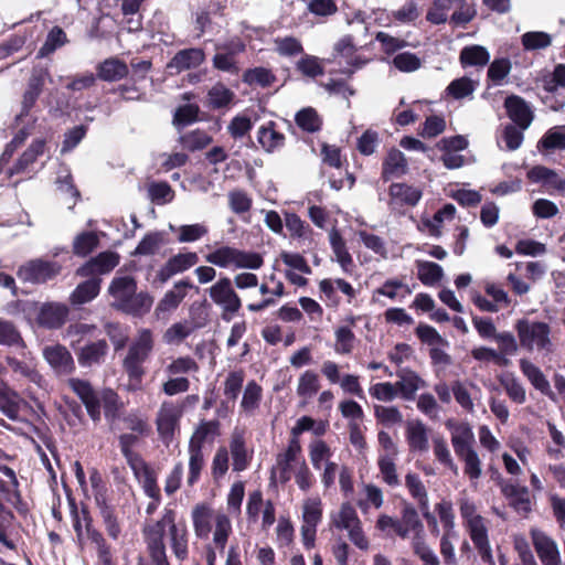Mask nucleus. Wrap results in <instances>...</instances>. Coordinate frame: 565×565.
<instances>
[{
  "label": "nucleus",
  "instance_id": "f03ea898",
  "mask_svg": "<svg viewBox=\"0 0 565 565\" xmlns=\"http://www.w3.org/2000/svg\"><path fill=\"white\" fill-rule=\"evenodd\" d=\"M68 386L84 404L89 418L94 423L100 422L102 407L104 409V416L109 424L120 418L124 403L118 393L113 388H104L98 393L87 380L76 377L68 380Z\"/></svg>",
  "mask_w": 565,
  "mask_h": 565
},
{
  "label": "nucleus",
  "instance_id": "052dcab7",
  "mask_svg": "<svg viewBox=\"0 0 565 565\" xmlns=\"http://www.w3.org/2000/svg\"><path fill=\"white\" fill-rule=\"evenodd\" d=\"M245 372L243 370L231 371L224 381V396L235 402L243 388Z\"/></svg>",
  "mask_w": 565,
  "mask_h": 565
},
{
  "label": "nucleus",
  "instance_id": "603ef678",
  "mask_svg": "<svg viewBox=\"0 0 565 565\" xmlns=\"http://www.w3.org/2000/svg\"><path fill=\"white\" fill-rule=\"evenodd\" d=\"M406 438L412 450L426 451L428 449L427 431L423 423L418 422L415 425H409Z\"/></svg>",
  "mask_w": 565,
  "mask_h": 565
},
{
  "label": "nucleus",
  "instance_id": "864d4df0",
  "mask_svg": "<svg viewBox=\"0 0 565 565\" xmlns=\"http://www.w3.org/2000/svg\"><path fill=\"white\" fill-rule=\"evenodd\" d=\"M232 533L231 520L226 514L220 513L215 518V530L213 533V542L215 546L223 552L225 550L228 537Z\"/></svg>",
  "mask_w": 565,
  "mask_h": 565
},
{
  "label": "nucleus",
  "instance_id": "c85d7f7f",
  "mask_svg": "<svg viewBox=\"0 0 565 565\" xmlns=\"http://www.w3.org/2000/svg\"><path fill=\"white\" fill-rule=\"evenodd\" d=\"M257 141L266 152L273 153L285 147L286 137L277 130L276 121L269 120L258 128Z\"/></svg>",
  "mask_w": 565,
  "mask_h": 565
},
{
  "label": "nucleus",
  "instance_id": "4468645a",
  "mask_svg": "<svg viewBox=\"0 0 565 565\" xmlns=\"http://www.w3.org/2000/svg\"><path fill=\"white\" fill-rule=\"evenodd\" d=\"M530 537L542 565H561V554L553 537L540 529H531Z\"/></svg>",
  "mask_w": 565,
  "mask_h": 565
},
{
  "label": "nucleus",
  "instance_id": "680f3d73",
  "mask_svg": "<svg viewBox=\"0 0 565 565\" xmlns=\"http://www.w3.org/2000/svg\"><path fill=\"white\" fill-rule=\"evenodd\" d=\"M296 71L310 78H316L324 73V68L320 63L319 57L309 54H303L296 63Z\"/></svg>",
  "mask_w": 565,
  "mask_h": 565
},
{
  "label": "nucleus",
  "instance_id": "cd10ccee",
  "mask_svg": "<svg viewBox=\"0 0 565 565\" xmlns=\"http://www.w3.org/2000/svg\"><path fill=\"white\" fill-rule=\"evenodd\" d=\"M129 74L127 63L117 56L105 58L96 65V76L104 82H119Z\"/></svg>",
  "mask_w": 565,
  "mask_h": 565
},
{
  "label": "nucleus",
  "instance_id": "de8ad7c7",
  "mask_svg": "<svg viewBox=\"0 0 565 565\" xmlns=\"http://www.w3.org/2000/svg\"><path fill=\"white\" fill-rule=\"evenodd\" d=\"M320 390L319 375L313 370L305 371L298 380L297 395L305 401L312 398Z\"/></svg>",
  "mask_w": 565,
  "mask_h": 565
},
{
  "label": "nucleus",
  "instance_id": "a18cd8bd",
  "mask_svg": "<svg viewBox=\"0 0 565 565\" xmlns=\"http://www.w3.org/2000/svg\"><path fill=\"white\" fill-rule=\"evenodd\" d=\"M243 82L249 86L270 87L276 82V75L266 67L247 68L243 73Z\"/></svg>",
  "mask_w": 565,
  "mask_h": 565
},
{
  "label": "nucleus",
  "instance_id": "6ab92c4d",
  "mask_svg": "<svg viewBox=\"0 0 565 565\" xmlns=\"http://www.w3.org/2000/svg\"><path fill=\"white\" fill-rule=\"evenodd\" d=\"M223 53H216L212 58L213 67L217 71L228 72L236 74L238 72L235 56L244 53L246 50L245 44L239 40H231L230 42L218 46Z\"/></svg>",
  "mask_w": 565,
  "mask_h": 565
},
{
  "label": "nucleus",
  "instance_id": "8fccbe9b",
  "mask_svg": "<svg viewBox=\"0 0 565 565\" xmlns=\"http://www.w3.org/2000/svg\"><path fill=\"white\" fill-rule=\"evenodd\" d=\"M0 345L25 347L17 326L12 321L2 318H0Z\"/></svg>",
  "mask_w": 565,
  "mask_h": 565
},
{
  "label": "nucleus",
  "instance_id": "774afa93",
  "mask_svg": "<svg viewBox=\"0 0 565 565\" xmlns=\"http://www.w3.org/2000/svg\"><path fill=\"white\" fill-rule=\"evenodd\" d=\"M99 292L100 285H77L70 296V302L74 307H79L95 299Z\"/></svg>",
  "mask_w": 565,
  "mask_h": 565
},
{
  "label": "nucleus",
  "instance_id": "4be33fe9",
  "mask_svg": "<svg viewBox=\"0 0 565 565\" xmlns=\"http://www.w3.org/2000/svg\"><path fill=\"white\" fill-rule=\"evenodd\" d=\"M199 263L194 252L179 253L170 257L157 273V279L166 282L177 274H182Z\"/></svg>",
  "mask_w": 565,
  "mask_h": 565
},
{
  "label": "nucleus",
  "instance_id": "7ed1b4c3",
  "mask_svg": "<svg viewBox=\"0 0 565 565\" xmlns=\"http://www.w3.org/2000/svg\"><path fill=\"white\" fill-rule=\"evenodd\" d=\"M446 427L451 431V445L456 456L463 462V472L471 480L482 475L481 460L475 450V434L468 423L447 420Z\"/></svg>",
  "mask_w": 565,
  "mask_h": 565
},
{
  "label": "nucleus",
  "instance_id": "c03bdc74",
  "mask_svg": "<svg viewBox=\"0 0 565 565\" xmlns=\"http://www.w3.org/2000/svg\"><path fill=\"white\" fill-rule=\"evenodd\" d=\"M306 10L317 22L323 23L335 15L339 8L335 0H309Z\"/></svg>",
  "mask_w": 565,
  "mask_h": 565
},
{
  "label": "nucleus",
  "instance_id": "72a5a7b5",
  "mask_svg": "<svg viewBox=\"0 0 565 565\" xmlns=\"http://www.w3.org/2000/svg\"><path fill=\"white\" fill-rule=\"evenodd\" d=\"M221 423L217 419L201 420L189 440V447L203 450L206 441H213L220 436Z\"/></svg>",
  "mask_w": 565,
  "mask_h": 565
},
{
  "label": "nucleus",
  "instance_id": "3c124183",
  "mask_svg": "<svg viewBox=\"0 0 565 565\" xmlns=\"http://www.w3.org/2000/svg\"><path fill=\"white\" fill-rule=\"evenodd\" d=\"M179 141L183 148L194 152L207 147L212 142V137L209 136L204 130L195 129L185 135H182Z\"/></svg>",
  "mask_w": 565,
  "mask_h": 565
},
{
  "label": "nucleus",
  "instance_id": "0e129e2a",
  "mask_svg": "<svg viewBox=\"0 0 565 565\" xmlns=\"http://www.w3.org/2000/svg\"><path fill=\"white\" fill-rule=\"evenodd\" d=\"M17 397V394L11 393L7 386L0 385V411L10 419H17L20 414Z\"/></svg>",
  "mask_w": 565,
  "mask_h": 565
},
{
  "label": "nucleus",
  "instance_id": "e2e57ef3",
  "mask_svg": "<svg viewBox=\"0 0 565 565\" xmlns=\"http://www.w3.org/2000/svg\"><path fill=\"white\" fill-rule=\"evenodd\" d=\"M401 381L395 383L396 392L401 393L402 397L406 401L415 398V393L419 388L422 379L413 371H409L406 375H399Z\"/></svg>",
  "mask_w": 565,
  "mask_h": 565
},
{
  "label": "nucleus",
  "instance_id": "bf43d9fd",
  "mask_svg": "<svg viewBox=\"0 0 565 565\" xmlns=\"http://www.w3.org/2000/svg\"><path fill=\"white\" fill-rule=\"evenodd\" d=\"M521 43L525 51L543 50L552 44V36L543 31H529L522 34Z\"/></svg>",
  "mask_w": 565,
  "mask_h": 565
},
{
  "label": "nucleus",
  "instance_id": "39448f33",
  "mask_svg": "<svg viewBox=\"0 0 565 565\" xmlns=\"http://www.w3.org/2000/svg\"><path fill=\"white\" fill-rule=\"evenodd\" d=\"M136 287L137 285H109L108 292L114 298L111 307L135 317L149 312L152 297L148 292H137Z\"/></svg>",
  "mask_w": 565,
  "mask_h": 565
},
{
  "label": "nucleus",
  "instance_id": "338daca9",
  "mask_svg": "<svg viewBox=\"0 0 565 565\" xmlns=\"http://www.w3.org/2000/svg\"><path fill=\"white\" fill-rule=\"evenodd\" d=\"M67 41L66 33L64 30L60 26H53L50 32L47 33V36L45 39V42L41 46L39 51L40 56H46L51 53H53L58 47L63 46Z\"/></svg>",
  "mask_w": 565,
  "mask_h": 565
},
{
  "label": "nucleus",
  "instance_id": "5701e85b",
  "mask_svg": "<svg viewBox=\"0 0 565 565\" xmlns=\"http://www.w3.org/2000/svg\"><path fill=\"white\" fill-rule=\"evenodd\" d=\"M504 108L508 117L520 129H526L533 120V111L531 107L519 95H510L504 99Z\"/></svg>",
  "mask_w": 565,
  "mask_h": 565
},
{
  "label": "nucleus",
  "instance_id": "49530a36",
  "mask_svg": "<svg viewBox=\"0 0 565 565\" xmlns=\"http://www.w3.org/2000/svg\"><path fill=\"white\" fill-rule=\"evenodd\" d=\"M70 504V512L73 519V527L78 539L83 536V526L82 522L85 524V530L93 526V518L90 515L89 509L86 504H82L81 510L78 511L77 503L74 498L71 495L67 497Z\"/></svg>",
  "mask_w": 565,
  "mask_h": 565
},
{
  "label": "nucleus",
  "instance_id": "b1692460",
  "mask_svg": "<svg viewBox=\"0 0 565 565\" xmlns=\"http://www.w3.org/2000/svg\"><path fill=\"white\" fill-rule=\"evenodd\" d=\"M500 488L502 494L509 500V504L514 511L525 516L532 511L527 487L501 481Z\"/></svg>",
  "mask_w": 565,
  "mask_h": 565
},
{
  "label": "nucleus",
  "instance_id": "0eeeda50",
  "mask_svg": "<svg viewBox=\"0 0 565 565\" xmlns=\"http://www.w3.org/2000/svg\"><path fill=\"white\" fill-rule=\"evenodd\" d=\"M332 524L339 530H347L350 541L356 547L362 551L369 548L370 542L363 532L361 520L351 503H342L338 516L332 520Z\"/></svg>",
  "mask_w": 565,
  "mask_h": 565
},
{
  "label": "nucleus",
  "instance_id": "c756f323",
  "mask_svg": "<svg viewBox=\"0 0 565 565\" xmlns=\"http://www.w3.org/2000/svg\"><path fill=\"white\" fill-rule=\"evenodd\" d=\"M280 259L287 267L286 277L289 282H308V279L299 274H310L311 268L305 257L298 253L281 252Z\"/></svg>",
  "mask_w": 565,
  "mask_h": 565
},
{
  "label": "nucleus",
  "instance_id": "393cba45",
  "mask_svg": "<svg viewBox=\"0 0 565 565\" xmlns=\"http://www.w3.org/2000/svg\"><path fill=\"white\" fill-rule=\"evenodd\" d=\"M70 310L66 305L46 302L42 305L36 317L39 326L55 330L60 329L66 321Z\"/></svg>",
  "mask_w": 565,
  "mask_h": 565
},
{
  "label": "nucleus",
  "instance_id": "2eb2a0df",
  "mask_svg": "<svg viewBox=\"0 0 565 565\" xmlns=\"http://www.w3.org/2000/svg\"><path fill=\"white\" fill-rule=\"evenodd\" d=\"M206 55L201 47H189L178 51L167 63L166 71L169 75H178L184 71L196 68L205 62Z\"/></svg>",
  "mask_w": 565,
  "mask_h": 565
},
{
  "label": "nucleus",
  "instance_id": "4d7b16f0",
  "mask_svg": "<svg viewBox=\"0 0 565 565\" xmlns=\"http://www.w3.org/2000/svg\"><path fill=\"white\" fill-rule=\"evenodd\" d=\"M539 149H565V126L551 128L539 141Z\"/></svg>",
  "mask_w": 565,
  "mask_h": 565
},
{
  "label": "nucleus",
  "instance_id": "f8f14e48",
  "mask_svg": "<svg viewBox=\"0 0 565 565\" xmlns=\"http://www.w3.org/2000/svg\"><path fill=\"white\" fill-rule=\"evenodd\" d=\"M119 260L118 253L113 250L102 252L78 267L76 275L86 278L85 282H102L99 276L110 273L119 264Z\"/></svg>",
  "mask_w": 565,
  "mask_h": 565
},
{
  "label": "nucleus",
  "instance_id": "2f4dec72",
  "mask_svg": "<svg viewBox=\"0 0 565 565\" xmlns=\"http://www.w3.org/2000/svg\"><path fill=\"white\" fill-rule=\"evenodd\" d=\"M520 370L530 383L543 395L552 401H556L555 393L551 390L550 382L539 366L526 359L520 360Z\"/></svg>",
  "mask_w": 565,
  "mask_h": 565
},
{
  "label": "nucleus",
  "instance_id": "c9c22d12",
  "mask_svg": "<svg viewBox=\"0 0 565 565\" xmlns=\"http://www.w3.org/2000/svg\"><path fill=\"white\" fill-rule=\"evenodd\" d=\"M45 149L44 139H35L31 142L28 149L20 156L10 169L11 174H19L24 172L36 159L43 154Z\"/></svg>",
  "mask_w": 565,
  "mask_h": 565
},
{
  "label": "nucleus",
  "instance_id": "a19ab883",
  "mask_svg": "<svg viewBox=\"0 0 565 565\" xmlns=\"http://www.w3.org/2000/svg\"><path fill=\"white\" fill-rule=\"evenodd\" d=\"M96 505L108 536L113 540H117L121 533V527L116 515L115 507L109 504L108 500H100Z\"/></svg>",
  "mask_w": 565,
  "mask_h": 565
},
{
  "label": "nucleus",
  "instance_id": "ddd939ff",
  "mask_svg": "<svg viewBox=\"0 0 565 565\" xmlns=\"http://www.w3.org/2000/svg\"><path fill=\"white\" fill-rule=\"evenodd\" d=\"M423 196L420 189L405 182H394L388 186V206L392 211L403 213L405 207H414Z\"/></svg>",
  "mask_w": 565,
  "mask_h": 565
},
{
  "label": "nucleus",
  "instance_id": "e433bc0d",
  "mask_svg": "<svg viewBox=\"0 0 565 565\" xmlns=\"http://www.w3.org/2000/svg\"><path fill=\"white\" fill-rule=\"evenodd\" d=\"M333 50L334 60L342 57L348 65L354 67H361L364 64V61H361L360 57L356 56L358 49L354 44L353 36L350 34L342 36L334 44Z\"/></svg>",
  "mask_w": 565,
  "mask_h": 565
},
{
  "label": "nucleus",
  "instance_id": "09e8293b",
  "mask_svg": "<svg viewBox=\"0 0 565 565\" xmlns=\"http://www.w3.org/2000/svg\"><path fill=\"white\" fill-rule=\"evenodd\" d=\"M164 243V237L161 232L147 233L139 242L135 250L131 253L132 256H151L154 255L161 245Z\"/></svg>",
  "mask_w": 565,
  "mask_h": 565
},
{
  "label": "nucleus",
  "instance_id": "20e7f679",
  "mask_svg": "<svg viewBox=\"0 0 565 565\" xmlns=\"http://www.w3.org/2000/svg\"><path fill=\"white\" fill-rule=\"evenodd\" d=\"M462 524L467 530L475 548L484 563H492V550L488 535V521L477 512V505L469 498L458 501Z\"/></svg>",
  "mask_w": 565,
  "mask_h": 565
},
{
  "label": "nucleus",
  "instance_id": "ea45409f",
  "mask_svg": "<svg viewBox=\"0 0 565 565\" xmlns=\"http://www.w3.org/2000/svg\"><path fill=\"white\" fill-rule=\"evenodd\" d=\"M192 522L198 537H207L211 532L213 510L205 503L196 504L192 510Z\"/></svg>",
  "mask_w": 565,
  "mask_h": 565
},
{
  "label": "nucleus",
  "instance_id": "f257e3e1",
  "mask_svg": "<svg viewBox=\"0 0 565 565\" xmlns=\"http://www.w3.org/2000/svg\"><path fill=\"white\" fill-rule=\"evenodd\" d=\"M141 533L152 565H170L167 546L180 563L189 558L190 531L173 508L166 507L160 519L145 524Z\"/></svg>",
  "mask_w": 565,
  "mask_h": 565
},
{
  "label": "nucleus",
  "instance_id": "6e6552de",
  "mask_svg": "<svg viewBox=\"0 0 565 565\" xmlns=\"http://www.w3.org/2000/svg\"><path fill=\"white\" fill-rule=\"evenodd\" d=\"M152 350V337L149 330H145L139 339L129 348L124 360V369L131 381L140 382L145 370L142 363Z\"/></svg>",
  "mask_w": 565,
  "mask_h": 565
},
{
  "label": "nucleus",
  "instance_id": "7c9ffc66",
  "mask_svg": "<svg viewBox=\"0 0 565 565\" xmlns=\"http://www.w3.org/2000/svg\"><path fill=\"white\" fill-rule=\"evenodd\" d=\"M195 285H174V288L168 291L156 307L154 315L159 320H167L186 296V288H193Z\"/></svg>",
  "mask_w": 565,
  "mask_h": 565
},
{
  "label": "nucleus",
  "instance_id": "dca6fc26",
  "mask_svg": "<svg viewBox=\"0 0 565 565\" xmlns=\"http://www.w3.org/2000/svg\"><path fill=\"white\" fill-rule=\"evenodd\" d=\"M50 73L46 68H34L23 93L19 118L28 117L43 92L46 77Z\"/></svg>",
  "mask_w": 565,
  "mask_h": 565
},
{
  "label": "nucleus",
  "instance_id": "13d9d810",
  "mask_svg": "<svg viewBox=\"0 0 565 565\" xmlns=\"http://www.w3.org/2000/svg\"><path fill=\"white\" fill-rule=\"evenodd\" d=\"M262 386L255 380L249 381L245 386L241 402L243 411L250 413L258 408L262 399Z\"/></svg>",
  "mask_w": 565,
  "mask_h": 565
},
{
  "label": "nucleus",
  "instance_id": "aec40b11",
  "mask_svg": "<svg viewBox=\"0 0 565 565\" xmlns=\"http://www.w3.org/2000/svg\"><path fill=\"white\" fill-rule=\"evenodd\" d=\"M230 452L233 459V471L241 472L246 470L253 459V449L246 446L245 431L235 428L230 439Z\"/></svg>",
  "mask_w": 565,
  "mask_h": 565
},
{
  "label": "nucleus",
  "instance_id": "5fc2aeb1",
  "mask_svg": "<svg viewBox=\"0 0 565 565\" xmlns=\"http://www.w3.org/2000/svg\"><path fill=\"white\" fill-rule=\"evenodd\" d=\"M499 382L512 402L516 404L525 403V388L513 374L501 376Z\"/></svg>",
  "mask_w": 565,
  "mask_h": 565
},
{
  "label": "nucleus",
  "instance_id": "37998d69",
  "mask_svg": "<svg viewBox=\"0 0 565 565\" xmlns=\"http://www.w3.org/2000/svg\"><path fill=\"white\" fill-rule=\"evenodd\" d=\"M200 107L196 104L186 103L175 108L173 113L172 124L178 129H183L194 122L201 121Z\"/></svg>",
  "mask_w": 565,
  "mask_h": 565
},
{
  "label": "nucleus",
  "instance_id": "6e6d98bb",
  "mask_svg": "<svg viewBox=\"0 0 565 565\" xmlns=\"http://www.w3.org/2000/svg\"><path fill=\"white\" fill-rule=\"evenodd\" d=\"M189 451V473H188V486L193 487L201 478V472L204 468V455L203 450L188 447Z\"/></svg>",
  "mask_w": 565,
  "mask_h": 565
},
{
  "label": "nucleus",
  "instance_id": "423d86ee",
  "mask_svg": "<svg viewBox=\"0 0 565 565\" xmlns=\"http://www.w3.org/2000/svg\"><path fill=\"white\" fill-rule=\"evenodd\" d=\"M520 341V345L527 350L533 351H550L551 342V327L543 321H533L526 318L519 319L514 326Z\"/></svg>",
  "mask_w": 565,
  "mask_h": 565
},
{
  "label": "nucleus",
  "instance_id": "f704fd0d",
  "mask_svg": "<svg viewBox=\"0 0 565 565\" xmlns=\"http://www.w3.org/2000/svg\"><path fill=\"white\" fill-rule=\"evenodd\" d=\"M490 61L489 51L478 44L467 45L461 49L459 54V62L461 67H483Z\"/></svg>",
  "mask_w": 565,
  "mask_h": 565
},
{
  "label": "nucleus",
  "instance_id": "f3484780",
  "mask_svg": "<svg viewBox=\"0 0 565 565\" xmlns=\"http://www.w3.org/2000/svg\"><path fill=\"white\" fill-rule=\"evenodd\" d=\"M43 358L56 375H70L75 371L74 359L63 344L46 345L43 349Z\"/></svg>",
  "mask_w": 565,
  "mask_h": 565
},
{
  "label": "nucleus",
  "instance_id": "69168bd1",
  "mask_svg": "<svg viewBox=\"0 0 565 565\" xmlns=\"http://www.w3.org/2000/svg\"><path fill=\"white\" fill-rule=\"evenodd\" d=\"M511 68L512 64L508 57L494 58L488 67V79L494 85H501L503 79L510 74Z\"/></svg>",
  "mask_w": 565,
  "mask_h": 565
},
{
  "label": "nucleus",
  "instance_id": "9d476101",
  "mask_svg": "<svg viewBox=\"0 0 565 565\" xmlns=\"http://www.w3.org/2000/svg\"><path fill=\"white\" fill-rule=\"evenodd\" d=\"M61 271L62 265L58 262L34 258L21 265L17 276L24 282H46L55 279Z\"/></svg>",
  "mask_w": 565,
  "mask_h": 565
},
{
  "label": "nucleus",
  "instance_id": "9b49d317",
  "mask_svg": "<svg viewBox=\"0 0 565 565\" xmlns=\"http://www.w3.org/2000/svg\"><path fill=\"white\" fill-rule=\"evenodd\" d=\"M191 321L184 320L173 323L163 334L168 344H177L186 339L194 330L203 328L207 322V312L204 305H192L190 308Z\"/></svg>",
  "mask_w": 565,
  "mask_h": 565
},
{
  "label": "nucleus",
  "instance_id": "4c0bfd02",
  "mask_svg": "<svg viewBox=\"0 0 565 565\" xmlns=\"http://www.w3.org/2000/svg\"><path fill=\"white\" fill-rule=\"evenodd\" d=\"M295 124L307 134H316L322 129L323 120L316 108L305 107L295 115Z\"/></svg>",
  "mask_w": 565,
  "mask_h": 565
},
{
  "label": "nucleus",
  "instance_id": "412c9836",
  "mask_svg": "<svg viewBox=\"0 0 565 565\" xmlns=\"http://www.w3.org/2000/svg\"><path fill=\"white\" fill-rule=\"evenodd\" d=\"M236 95L224 83L216 82L212 85L204 97L203 105L212 111H226L235 103Z\"/></svg>",
  "mask_w": 565,
  "mask_h": 565
},
{
  "label": "nucleus",
  "instance_id": "a211bd4d",
  "mask_svg": "<svg viewBox=\"0 0 565 565\" xmlns=\"http://www.w3.org/2000/svg\"><path fill=\"white\" fill-rule=\"evenodd\" d=\"M285 226L289 232L290 239L297 241L303 252L312 247L313 230L306 221L301 220L297 213H285Z\"/></svg>",
  "mask_w": 565,
  "mask_h": 565
},
{
  "label": "nucleus",
  "instance_id": "473e14b6",
  "mask_svg": "<svg viewBox=\"0 0 565 565\" xmlns=\"http://www.w3.org/2000/svg\"><path fill=\"white\" fill-rule=\"evenodd\" d=\"M108 353V344L106 340H97L82 347L77 352V361L81 366L92 367L104 362Z\"/></svg>",
  "mask_w": 565,
  "mask_h": 565
},
{
  "label": "nucleus",
  "instance_id": "79ce46f5",
  "mask_svg": "<svg viewBox=\"0 0 565 565\" xmlns=\"http://www.w3.org/2000/svg\"><path fill=\"white\" fill-rule=\"evenodd\" d=\"M99 243L96 232L84 231L77 234L73 241V254L78 257H86L99 246Z\"/></svg>",
  "mask_w": 565,
  "mask_h": 565
},
{
  "label": "nucleus",
  "instance_id": "1a4fd4ad",
  "mask_svg": "<svg viewBox=\"0 0 565 565\" xmlns=\"http://www.w3.org/2000/svg\"><path fill=\"white\" fill-rule=\"evenodd\" d=\"M183 415V408L173 402H163L157 413L156 426L160 440L169 447L180 429V419Z\"/></svg>",
  "mask_w": 565,
  "mask_h": 565
},
{
  "label": "nucleus",
  "instance_id": "58836bf2",
  "mask_svg": "<svg viewBox=\"0 0 565 565\" xmlns=\"http://www.w3.org/2000/svg\"><path fill=\"white\" fill-rule=\"evenodd\" d=\"M405 484L411 495L417 500L419 509L423 511L424 516L429 520L434 519L428 512V495L424 483L416 473H407L405 477Z\"/></svg>",
  "mask_w": 565,
  "mask_h": 565
},
{
  "label": "nucleus",
  "instance_id": "bb28decb",
  "mask_svg": "<svg viewBox=\"0 0 565 565\" xmlns=\"http://www.w3.org/2000/svg\"><path fill=\"white\" fill-rule=\"evenodd\" d=\"M407 171L408 162L405 154L397 148H391L382 162L381 179L387 182L405 175Z\"/></svg>",
  "mask_w": 565,
  "mask_h": 565
},
{
  "label": "nucleus",
  "instance_id": "a878e982",
  "mask_svg": "<svg viewBox=\"0 0 565 565\" xmlns=\"http://www.w3.org/2000/svg\"><path fill=\"white\" fill-rule=\"evenodd\" d=\"M210 296L216 303L224 308L222 318L230 321L235 312L241 308V300L231 285H212Z\"/></svg>",
  "mask_w": 565,
  "mask_h": 565
}]
</instances>
